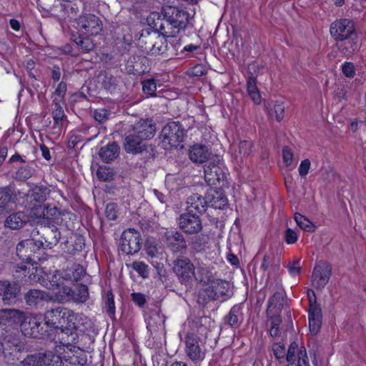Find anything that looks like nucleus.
<instances>
[{
	"mask_svg": "<svg viewBox=\"0 0 366 366\" xmlns=\"http://www.w3.org/2000/svg\"><path fill=\"white\" fill-rule=\"evenodd\" d=\"M19 315V312L14 309L3 310L0 312V353L9 351L11 354L23 350L19 335L12 330V325Z\"/></svg>",
	"mask_w": 366,
	"mask_h": 366,
	"instance_id": "1",
	"label": "nucleus"
},
{
	"mask_svg": "<svg viewBox=\"0 0 366 366\" xmlns=\"http://www.w3.org/2000/svg\"><path fill=\"white\" fill-rule=\"evenodd\" d=\"M232 295L230 284L222 280H213L209 286L199 292V299L203 303L209 301L218 300L223 302L229 299Z\"/></svg>",
	"mask_w": 366,
	"mask_h": 366,
	"instance_id": "2",
	"label": "nucleus"
},
{
	"mask_svg": "<svg viewBox=\"0 0 366 366\" xmlns=\"http://www.w3.org/2000/svg\"><path fill=\"white\" fill-rule=\"evenodd\" d=\"M186 134L187 130L179 122H169L161 132L162 146L165 149L177 147L184 141Z\"/></svg>",
	"mask_w": 366,
	"mask_h": 366,
	"instance_id": "3",
	"label": "nucleus"
},
{
	"mask_svg": "<svg viewBox=\"0 0 366 366\" xmlns=\"http://www.w3.org/2000/svg\"><path fill=\"white\" fill-rule=\"evenodd\" d=\"M173 272L182 284L186 286L192 285L194 276V265L189 258H177L173 262Z\"/></svg>",
	"mask_w": 366,
	"mask_h": 366,
	"instance_id": "4",
	"label": "nucleus"
},
{
	"mask_svg": "<svg viewBox=\"0 0 366 366\" xmlns=\"http://www.w3.org/2000/svg\"><path fill=\"white\" fill-rule=\"evenodd\" d=\"M140 233L134 229L124 230L119 240V249L127 254L137 253L142 247Z\"/></svg>",
	"mask_w": 366,
	"mask_h": 366,
	"instance_id": "5",
	"label": "nucleus"
},
{
	"mask_svg": "<svg viewBox=\"0 0 366 366\" xmlns=\"http://www.w3.org/2000/svg\"><path fill=\"white\" fill-rule=\"evenodd\" d=\"M307 295L309 300V327L310 332L313 335H316L322 325V310L317 302L316 295L312 289H308Z\"/></svg>",
	"mask_w": 366,
	"mask_h": 366,
	"instance_id": "6",
	"label": "nucleus"
},
{
	"mask_svg": "<svg viewBox=\"0 0 366 366\" xmlns=\"http://www.w3.org/2000/svg\"><path fill=\"white\" fill-rule=\"evenodd\" d=\"M163 243L173 254L184 253L187 249L184 236L177 230L167 231L163 236Z\"/></svg>",
	"mask_w": 366,
	"mask_h": 366,
	"instance_id": "7",
	"label": "nucleus"
},
{
	"mask_svg": "<svg viewBox=\"0 0 366 366\" xmlns=\"http://www.w3.org/2000/svg\"><path fill=\"white\" fill-rule=\"evenodd\" d=\"M178 225L180 229L188 234H195L202 229V222L197 214L187 211L178 218Z\"/></svg>",
	"mask_w": 366,
	"mask_h": 366,
	"instance_id": "8",
	"label": "nucleus"
},
{
	"mask_svg": "<svg viewBox=\"0 0 366 366\" xmlns=\"http://www.w3.org/2000/svg\"><path fill=\"white\" fill-rule=\"evenodd\" d=\"M21 330L25 336L40 337L44 332L41 317L31 314L25 316L21 324Z\"/></svg>",
	"mask_w": 366,
	"mask_h": 366,
	"instance_id": "9",
	"label": "nucleus"
},
{
	"mask_svg": "<svg viewBox=\"0 0 366 366\" xmlns=\"http://www.w3.org/2000/svg\"><path fill=\"white\" fill-rule=\"evenodd\" d=\"M77 26L80 32L89 35H97L103 27L100 19L92 14L80 16L77 19Z\"/></svg>",
	"mask_w": 366,
	"mask_h": 366,
	"instance_id": "10",
	"label": "nucleus"
},
{
	"mask_svg": "<svg viewBox=\"0 0 366 366\" xmlns=\"http://www.w3.org/2000/svg\"><path fill=\"white\" fill-rule=\"evenodd\" d=\"M332 273L331 265L320 261L315 266L312 275V284L317 290H322L328 283Z\"/></svg>",
	"mask_w": 366,
	"mask_h": 366,
	"instance_id": "11",
	"label": "nucleus"
},
{
	"mask_svg": "<svg viewBox=\"0 0 366 366\" xmlns=\"http://www.w3.org/2000/svg\"><path fill=\"white\" fill-rule=\"evenodd\" d=\"M43 247V240L28 239L21 241L16 246V254L20 259L32 264L35 260L32 257V253Z\"/></svg>",
	"mask_w": 366,
	"mask_h": 366,
	"instance_id": "12",
	"label": "nucleus"
},
{
	"mask_svg": "<svg viewBox=\"0 0 366 366\" xmlns=\"http://www.w3.org/2000/svg\"><path fill=\"white\" fill-rule=\"evenodd\" d=\"M330 31L335 41L345 39L356 34L353 21L347 19H342L332 23Z\"/></svg>",
	"mask_w": 366,
	"mask_h": 366,
	"instance_id": "13",
	"label": "nucleus"
},
{
	"mask_svg": "<svg viewBox=\"0 0 366 366\" xmlns=\"http://www.w3.org/2000/svg\"><path fill=\"white\" fill-rule=\"evenodd\" d=\"M199 342V338L194 334H188L186 337V353L194 362H200L205 357V352Z\"/></svg>",
	"mask_w": 366,
	"mask_h": 366,
	"instance_id": "14",
	"label": "nucleus"
},
{
	"mask_svg": "<svg viewBox=\"0 0 366 366\" xmlns=\"http://www.w3.org/2000/svg\"><path fill=\"white\" fill-rule=\"evenodd\" d=\"M204 178L209 185L222 187L224 184L226 174L219 164L210 163L204 167Z\"/></svg>",
	"mask_w": 366,
	"mask_h": 366,
	"instance_id": "15",
	"label": "nucleus"
},
{
	"mask_svg": "<svg viewBox=\"0 0 366 366\" xmlns=\"http://www.w3.org/2000/svg\"><path fill=\"white\" fill-rule=\"evenodd\" d=\"M162 15L166 16L180 29L184 30L189 21V14L187 11L179 9L177 7L166 6L163 8Z\"/></svg>",
	"mask_w": 366,
	"mask_h": 366,
	"instance_id": "16",
	"label": "nucleus"
},
{
	"mask_svg": "<svg viewBox=\"0 0 366 366\" xmlns=\"http://www.w3.org/2000/svg\"><path fill=\"white\" fill-rule=\"evenodd\" d=\"M20 290V286L15 282L0 281V297L4 304L8 305L14 304Z\"/></svg>",
	"mask_w": 366,
	"mask_h": 366,
	"instance_id": "17",
	"label": "nucleus"
},
{
	"mask_svg": "<svg viewBox=\"0 0 366 366\" xmlns=\"http://www.w3.org/2000/svg\"><path fill=\"white\" fill-rule=\"evenodd\" d=\"M153 28L158 34L164 37H174L182 30L166 18L158 15L157 19H154Z\"/></svg>",
	"mask_w": 366,
	"mask_h": 366,
	"instance_id": "18",
	"label": "nucleus"
},
{
	"mask_svg": "<svg viewBox=\"0 0 366 366\" xmlns=\"http://www.w3.org/2000/svg\"><path fill=\"white\" fill-rule=\"evenodd\" d=\"M26 304L31 307H43L45 303L53 301V297L49 293L32 289L27 291L24 297Z\"/></svg>",
	"mask_w": 366,
	"mask_h": 366,
	"instance_id": "19",
	"label": "nucleus"
},
{
	"mask_svg": "<svg viewBox=\"0 0 366 366\" xmlns=\"http://www.w3.org/2000/svg\"><path fill=\"white\" fill-rule=\"evenodd\" d=\"M76 329L77 327H67L65 329H61L59 332H56L60 346H63L66 350L76 347L78 339Z\"/></svg>",
	"mask_w": 366,
	"mask_h": 366,
	"instance_id": "20",
	"label": "nucleus"
},
{
	"mask_svg": "<svg viewBox=\"0 0 366 366\" xmlns=\"http://www.w3.org/2000/svg\"><path fill=\"white\" fill-rule=\"evenodd\" d=\"M165 316L159 309L152 310L146 317L147 328L151 335L164 328Z\"/></svg>",
	"mask_w": 366,
	"mask_h": 366,
	"instance_id": "21",
	"label": "nucleus"
},
{
	"mask_svg": "<svg viewBox=\"0 0 366 366\" xmlns=\"http://www.w3.org/2000/svg\"><path fill=\"white\" fill-rule=\"evenodd\" d=\"M85 7V0H73L59 4L60 11L62 12L61 16L71 19H76L79 13L84 10Z\"/></svg>",
	"mask_w": 366,
	"mask_h": 366,
	"instance_id": "22",
	"label": "nucleus"
},
{
	"mask_svg": "<svg viewBox=\"0 0 366 366\" xmlns=\"http://www.w3.org/2000/svg\"><path fill=\"white\" fill-rule=\"evenodd\" d=\"M16 194L9 187L0 188V214L11 212L16 205Z\"/></svg>",
	"mask_w": 366,
	"mask_h": 366,
	"instance_id": "23",
	"label": "nucleus"
},
{
	"mask_svg": "<svg viewBox=\"0 0 366 366\" xmlns=\"http://www.w3.org/2000/svg\"><path fill=\"white\" fill-rule=\"evenodd\" d=\"M133 130L140 139L144 141L150 139L154 136L156 124L152 122V120L141 119L134 125Z\"/></svg>",
	"mask_w": 366,
	"mask_h": 366,
	"instance_id": "24",
	"label": "nucleus"
},
{
	"mask_svg": "<svg viewBox=\"0 0 366 366\" xmlns=\"http://www.w3.org/2000/svg\"><path fill=\"white\" fill-rule=\"evenodd\" d=\"M64 362L74 366H84L87 363V355L84 351L77 347L69 350L64 349Z\"/></svg>",
	"mask_w": 366,
	"mask_h": 366,
	"instance_id": "25",
	"label": "nucleus"
},
{
	"mask_svg": "<svg viewBox=\"0 0 366 366\" xmlns=\"http://www.w3.org/2000/svg\"><path fill=\"white\" fill-rule=\"evenodd\" d=\"M207 206L214 209H223L227 206L228 199L222 190L210 189L207 194Z\"/></svg>",
	"mask_w": 366,
	"mask_h": 366,
	"instance_id": "26",
	"label": "nucleus"
},
{
	"mask_svg": "<svg viewBox=\"0 0 366 366\" xmlns=\"http://www.w3.org/2000/svg\"><path fill=\"white\" fill-rule=\"evenodd\" d=\"M210 155L207 147L202 144H194L189 151V159L196 164H203L209 159Z\"/></svg>",
	"mask_w": 366,
	"mask_h": 366,
	"instance_id": "27",
	"label": "nucleus"
},
{
	"mask_svg": "<svg viewBox=\"0 0 366 366\" xmlns=\"http://www.w3.org/2000/svg\"><path fill=\"white\" fill-rule=\"evenodd\" d=\"M124 147L127 152L132 154H139L147 150V146L143 143V140L140 139L134 132L127 136Z\"/></svg>",
	"mask_w": 366,
	"mask_h": 366,
	"instance_id": "28",
	"label": "nucleus"
},
{
	"mask_svg": "<svg viewBox=\"0 0 366 366\" xmlns=\"http://www.w3.org/2000/svg\"><path fill=\"white\" fill-rule=\"evenodd\" d=\"M41 238L44 241L43 242V247L46 246L49 248L56 245L61 237L58 228L54 225L41 227Z\"/></svg>",
	"mask_w": 366,
	"mask_h": 366,
	"instance_id": "29",
	"label": "nucleus"
},
{
	"mask_svg": "<svg viewBox=\"0 0 366 366\" xmlns=\"http://www.w3.org/2000/svg\"><path fill=\"white\" fill-rule=\"evenodd\" d=\"M157 36V32L149 29H143L138 39V45L145 53L150 54L153 44Z\"/></svg>",
	"mask_w": 366,
	"mask_h": 366,
	"instance_id": "30",
	"label": "nucleus"
},
{
	"mask_svg": "<svg viewBox=\"0 0 366 366\" xmlns=\"http://www.w3.org/2000/svg\"><path fill=\"white\" fill-rule=\"evenodd\" d=\"M186 203L187 204V210L191 212L197 211L198 213L202 214L207 207V198H204L198 194H192L188 197Z\"/></svg>",
	"mask_w": 366,
	"mask_h": 366,
	"instance_id": "31",
	"label": "nucleus"
},
{
	"mask_svg": "<svg viewBox=\"0 0 366 366\" xmlns=\"http://www.w3.org/2000/svg\"><path fill=\"white\" fill-rule=\"evenodd\" d=\"M119 152L120 147L114 142L106 146L102 147L98 154L102 162L105 163H110L119 157Z\"/></svg>",
	"mask_w": 366,
	"mask_h": 366,
	"instance_id": "32",
	"label": "nucleus"
},
{
	"mask_svg": "<svg viewBox=\"0 0 366 366\" xmlns=\"http://www.w3.org/2000/svg\"><path fill=\"white\" fill-rule=\"evenodd\" d=\"M337 46L345 56H352L358 48L357 34L337 41Z\"/></svg>",
	"mask_w": 366,
	"mask_h": 366,
	"instance_id": "33",
	"label": "nucleus"
},
{
	"mask_svg": "<svg viewBox=\"0 0 366 366\" xmlns=\"http://www.w3.org/2000/svg\"><path fill=\"white\" fill-rule=\"evenodd\" d=\"M79 319L78 314L74 311L63 307L61 315V324L58 327L56 332L61 331V329H65V327H78L77 320Z\"/></svg>",
	"mask_w": 366,
	"mask_h": 366,
	"instance_id": "34",
	"label": "nucleus"
},
{
	"mask_svg": "<svg viewBox=\"0 0 366 366\" xmlns=\"http://www.w3.org/2000/svg\"><path fill=\"white\" fill-rule=\"evenodd\" d=\"M63 307H57L50 309L44 313V320L45 324L50 327L58 330V327L61 324V315Z\"/></svg>",
	"mask_w": 366,
	"mask_h": 366,
	"instance_id": "35",
	"label": "nucleus"
},
{
	"mask_svg": "<svg viewBox=\"0 0 366 366\" xmlns=\"http://www.w3.org/2000/svg\"><path fill=\"white\" fill-rule=\"evenodd\" d=\"M85 270L80 264H73L62 272V279L71 282H77L84 275Z\"/></svg>",
	"mask_w": 366,
	"mask_h": 366,
	"instance_id": "36",
	"label": "nucleus"
},
{
	"mask_svg": "<svg viewBox=\"0 0 366 366\" xmlns=\"http://www.w3.org/2000/svg\"><path fill=\"white\" fill-rule=\"evenodd\" d=\"M26 216L21 212L10 214L5 221V226L12 229L21 228L26 222Z\"/></svg>",
	"mask_w": 366,
	"mask_h": 366,
	"instance_id": "37",
	"label": "nucleus"
},
{
	"mask_svg": "<svg viewBox=\"0 0 366 366\" xmlns=\"http://www.w3.org/2000/svg\"><path fill=\"white\" fill-rule=\"evenodd\" d=\"M46 352H39L28 355L22 363L24 366H46Z\"/></svg>",
	"mask_w": 366,
	"mask_h": 366,
	"instance_id": "38",
	"label": "nucleus"
},
{
	"mask_svg": "<svg viewBox=\"0 0 366 366\" xmlns=\"http://www.w3.org/2000/svg\"><path fill=\"white\" fill-rule=\"evenodd\" d=\"M72 40L82 52L88 53L95 48L94 41L89 37H84L81 35H74Z\"/></svg>",
	"mask_w": 366,
	"mask_h": 366,
	"instance_id": "39",
	"label": "nucleus"
},
{
	"mask_svg": "<svg viewBox=\"0 0 366 366\" xmlns=\"http://www.w3.org/2000/svg\"><path fill=\"white\" fill-rule=\"evenodd\" d=\"M64 79L65 76H63L62 81L57 84L54 92L52 93V103H64L67 91V84L64 81Z\"/></svg>",
	"mask_w": 366,
	"mask_h": 366,
	"instance_id": "40",
	"label": "nucleus"
},
{
	"mask_svg": "<svg viewBox=\"0 0 366 366\" xmlns=\"http://www.w3.org/2000/svg\"><path fill=\"white\" fill-rule=\"evenodd\" d=\"M247 91L254 103L259 104L261 102V96L257 86L256 79L254 76H249L248 78Z\"/></svg>",
	"mask_w": 366,
	"mask_h": 366,
	"instance_id": "41",
	"label": "nucleus"
},
{
	"mask_svg": "<svg viewBox=\"0 0 366 366\" xmlns=\"http://www.w3.org/2000/svg\"><path fill=\"white\" fill-rule=\"evenodd\" d=\"M294 219L297 224L304 231L313 232L315 231L316 226L305 216L296 212Z\"/></svg>",
	"mask_w": 366,
	"mask_h": 366,
	"instance_id": "42",
	"label": "nucleus"
},
{
	"mask_svg": "<svg viewBox=\"0 0 366 366\" xmlns=\"http://www.w3.org/2000/svg\"><path fill=\"white\" fill-rule=\"evenodd\" d=\"M166 37L157 33V36L154 42L153 48L152 49V55L163 54L167 51V43Z\"/></svg>",
	"mask_w": 366,
	"mask_h": 366,
	"instance_id": "43",
	"label": "nucleus"
},
{
	"mask_svg": "<svg viewBox=\"0 0 366 366\" xmlns=\"http://www.w3.org/2000/svg\"><path fill=\"white\" fill-rule=\"evenodd\" d=\"M212 277V274L207 267H199L197 272L194 271V279L199 283L209 285L213 280Z\"/></svg>",
	"mask_w": 366,
	"mask_h": 366,
	"instance_id": "44",
	"label": "nucleus"
},
{
	"mask_svg": "<svg viewBox=\"0 0 366 366\" xmlns=\"http://www.w3.org/2000/svg\"><path fill=\"white\" fill-rule=\"evenodd\" d=\"M242 315L241 307L239 305H234L230 310L229 314L225 317V321L232 327L239 325V319Z\"/></svg>",
	"mask_w": 366,
	"mask_h": 366,
	"instance_id": "45",
	"label": "nucleus"
},
{
	"mask_svg": "<svg viewBox=\"0 0 366 366\" xmlns=\"http://www.w3.org/2000/svg\"><path fill=\"white\" fill-rule=\"evenodd\" d=\"M118 83V79L109 73H105L101 80L102 86L110 92L116 89Z\"/></svg>",
	"mask_w": 366,
	"mask_h": 366,
	"instance_id": "46",
	"label": "nucleus"
},
{
	"mask_svg": "<svg viewBox=\"0 0 366 366\" xmlns=\"http://www.w3.org/2000/svg\"><path fill=\"white\" fill-rule=\"evenodd\" d=\"M89 298L88 287L85 285H79L73 290L72 300L76 302H85Z\"/></svg>",
	"mask_w": 366,
	"mask_h": 366,
	"instance_id": "47",
	"label": "nucleus"
},
{
	"mask_svg": "<svg viewBox=\"0 0 366 366\" xmlns=\"http://www.w3.org/2000/svg\"><path fill=\"white\" fill-rule=\"evenodd\" d=\"M48 194V189L46 187H36L31 191L29 197L31 199V201L34 200L39 204H41L46 201Z\"/></svg>",
	"mask_w": 366,
	"mask_h": 366,
	"instance_id": "48",
	"label": "nucleus"
},
{
	"mask_svg": "<svg viewBox=\"0 0 366 366\" xmlns=\"http://www.w3.org/2000/svg\"><path fill=\"white\" fill-rule=\"evenodd\" d=\"M62 280V274H54L48 282L44 281L41 285L48 290L55 292L61 287Z\"/></svg>",
	"mask_w": 366,
	"mask_h": 366,
	"instance_id": "49",
	"label": "nucleus"
},
{
	"mask_svg": "<svg viewBox=\"0 0 366 366\" xmlns=\"http://www.w3.org/2000/svg\"><path fill=\"white\" fill-rule=\"evenodd\" d=\"M34 171L32 167L28 164L23 165L16 172L15 178L18 181H25L34 174Z\"/></svg>",
	"mask_w": 366,
	"mask_h": 366,
	"instance_id": "50",
	"label": "nucleus"
},
{
	"mask_svg": "<svg viewBox=\"0 0 366 366\" xmlns=\"http://www.w3.org/2000/svg\"><path fill=\"white\" fill-rule=\"evenodd\" d=\"M54 106L52 111V117L54 121V125L57 127L61 126V122L65 117L64 112L62 108L64 103H52Z\"/></svg>",
	"mask_w": 366,
	"mask_h": 366,
	"instance_id": "51",
	"label": "nucleus"
},
{
	"mask_svg": "<svg viewBox=\"0 0 366 366\" xmlns=\"http://www.w3.org/2000/svg\"><path fill=\"white\" fill-rule=\"evenodd\" d=\"M105 308L107 312L112 320H115V305L114 295L112 291H107L104 299Z\"/></svg>",
	"mask_w": 366,
	"mask_h": 366,
	"instance_id": "52",
	"label": "nucleus"
},
{
	"mask_svg": "<svg viewBox=\"0 0 366 366\" xmlns=\"http://www.w3.org/2000/svg\"><path fill=\"white\" fill-rule=\"evenodd\" d=\"M284 305L283 295L281 292H275L272 297L269 298L268 302L267 311L272 309L281 310Z\"/></svg>",
	"mask_w": 366,
	"mask_h": 366,
	"instance_id": "53",
	"label": "nucleus"
},
{
	"mask_svg": "<svg viewBox=\"0 0 366 366\" xmlns=\"http://www.w3.org/2000/svg\"><path fill=\"white\" fill-rule=\"evenodd\" d=\"M254 152L253 143L249 140H243L239 142L238 152L241 157H247Z\"/></svg>",
	"mask_w": 366,
	"mask_h": 366,
	"instance_id": "54",
	"label": "nucleus"
},
{
	"mask_svg": "<svg viewBox=\"0 0 366 366\" xmlns=\"http://www.w3.org/2000/svg\"><path fill=\"white\" fill-rule=\"evenodd\" d=\"M94 342V337L89 334L78 333L76 347L84 351L89 349Z\"/></svg>",
	"mask_w": 366,
	"mask_h": 366,
	"instance_id": "55",
	"label": "nucleus"
},
{
	"mask_svg": "<svg viewBox=\"0 0 366 366\" xmlns=\"http://www.w3.org/2000/svg\"><path fill=\"white\" fill-rule=\"evenodd\" d=\"M41 214L44 219L56 222L59 219L60 212L56 207L48 206L43 208Z\"/></svg>",
	"mask_w": 366,
	"mask_h": 366,
	"instance_id": "56",
	"label": "nucleus"
},
{
	"mask_svg": "<svg viewBox=\"0 0 366 366\" xmlns=\"http://www.w3.org/2000/svg\"><path fill=\"white\" fill-rule=\"evenodd\" d=\"M142 91L148 97H155L157 91L156 81L153 79H145L142 81Z\"/></svg>",
	"mask_w": 366,
	"mask_h": 366,
	"instance_id": "57",
	"label": "nucleus"
},
{
	"mask_svg": "<svg viewBox=\"0 0 366 366\" xmlns=\"http://www.w3.org/2000/svg\"><path fill=\"white\" fill-rule=\"evenodd\" d=\"M114 171L110 167L99 166L97 171V177L101 181H111L114 179Z\"/></svg>",
	"mask_w": 366,
	"mask_h": 366,
	"instance_id": "58",
	"label": "nucleus"
},
{
	"mask_svg": "<svg viewBox=\"0 0 366 366\" xmlns=\"http://www.w3.org/2000/svg\"><path fill=\"white\" fill-rule=\"evenodd\" d=\"M59 292H55L56 299L59 301H68L72 300L73 290L68 286H64L63 284Z\"/></svg>",
	"mask_w": 366,
	"mask_h": 366,
	"instance_id": "59",
	"label": "nucleus"
},
{
	"mask_svg": "<svg viewBox=\"0 0 366 366\" xmlns=\"http://www.w3.org/2000/svg\"><path fill=\"white\" fill-rule=\"evenodd\" d=\"M46 366H64L63 356L57 355L51 351L46 352Z\"/></svg>",
	"mask_w": 366,
	"mask_h": 366,
	"instance_id": "60",
	"label": "nucleus"
},
{
	"mask_svg": "<svg viewBox=\"0 0 366 366\" xmlns=\"http://www.w3.org/2000/svg\"><path fill=\"white\" fill-rule=\"evenodd\" d=\"M282 322L280 315H273L270 319L271 327L269 329V334L272 337H277L280 334L279 326Z\"/></svg>",
	"mask_w": 366,
	"mask_h": 366,
	"instance_id": "61",
	"label": "nucleus"
},
{
	"mask_svg": "<svg viewBox=\"0 0 366 366\" xmlns=\"http://www.w3.org/2000/svg\"><path fill=\"white\" fill-rule=\"evenodd\" d=\"M146 252L149 257L153 259H162L164 257V253L156 245L149 244L147 245Z\"/></svg>",
	"mask_w": 366,
	"mask_h": 366,
	"instance_id": "62",
	"label": "nucleus"
},
{
	"mask_svg": "<svg viewBox=\"0 0 366 366\" xmlns=\"http://www.w3.org/2000/svg\"><path fill=\"white\" fill-rule=\"evenodd\" d=\"M110 112L105 109H98L94 112V118L100 124L104 123L109 119Z\"/></svg>",
	"mask_w": 366,
	"mask_h": 366,
	"instance_id": "63",
	"label": "nucleus"
},
{
	"mask_svg": "<svg viewBox=\"0 0 366 366\" xmlns=\"http://www.w3.org/2000/svg\"><path fill=\"white\" fill-rule=\"evenodd\" d=\"M342 74L347 78H353L355 75V67L352 62L345 61L341 66Z\"/></svg>",
	"mask_w": 366,
	"mask_h": 366,
	"instance_id": "64",
	"label": "nucleus"
}]
</instances>
